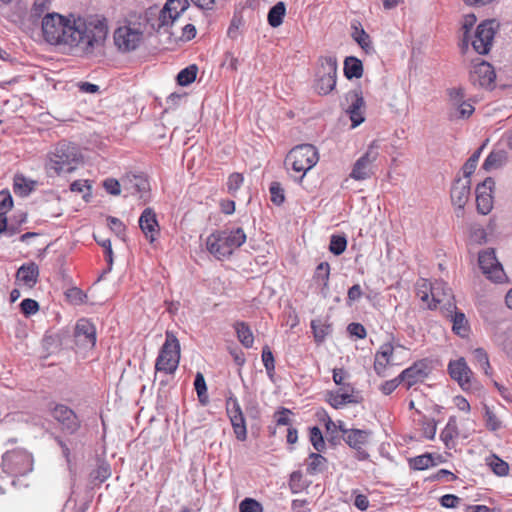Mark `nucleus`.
I'll return each instance as SVG.
<instances>
[{"mask_svg":"<svg viewBox=\"0 0 512 512\" xmlns=\"http://www.w3.org/2000/svg\"><path fill=\"white\" fill-rule=\"evenodd\" d=\"M319 161L318 150L311 144H301L292 148L286 156L285 166L287 170L299 173L301 181L306 173Z\"/></svg>","mask_w":512,"mask_h":512,"instance_id":"4","label":"nucleus"},{"mask_svg":"<svg viewBox=\"0 0 512 512\" xmlns=\"http://www.w3.org/2000/svg\"><path fill=\"white\" fill-rule=\"evenodd\" d=\"M478 262L480 269L488 279L494 282H502L504 280L505 273L503 267L497 260L493 249H486L480 252Z\"/></svg>","mask_w":512,"mask_h":512,"instance_id":"13","label":"nucleus"},{"mask_svg":"<svg viewBox=\"0 0 512 512\" xmlns=\"http://www.w3.org/2000/svg\"><path fill=\"white\" fill-rule=\"evenodd\" d=\"M485 147V144H483L480 148H478L466 161V163L463 166V174L465 178H470V176L474 173L479 158L481 156V153Z\"/></svg>","mask_w":512,"mask_h":512,"instance_id":"38","label":"nucleus"},{"mask_svg":"<svg viewBox=\"0 0 512 512\" xmlns=\"http://www.w3.org/2000/svg\"><path fill=\"white\" fill-rule=\"evenodd\" d=\"M508 161V153L505 150L491 151L484 160L482 168L491 171L502 168Z\"/></svg>","mask_w":512,"mask_h":512,"instance_id":"26","label":"nucleus"},{"mask_svg":"<svg viewBox=\"0 0 512 512\" xmlns=\"http://www.w3.org/2000/svg\"><path fill=\"white\" fill-rule=\"evenodd\" d=\"M110 475V465L106 462H100L96 469L90 473V478L93 482L103 483Z\"/></svg>","mask_w":512,"mask_h":512,"instance_id":"37","label":"nucleus"},{"mask_svg":"<svg viewBox=\"0 0 512 512\" xmlns=\"http://www.w3.org/2000/svg\"><path fill=\"white\" fill-rule=\"evenodd\" d=\"M20 307L22 313L26 316L33 315L39 310L38 302L30 298L22 300Z\"/></svg>","mask_w":512,"mask_h":512,"instance_id":"54","label":"nucleus"},{"mask_svg":"<svg viewBox=\"0 0 512 512\" xmlns=\"http://www.w3.org/2000/svg\"><path fill=\"white\" fill-rule=\"evenodd\" d=\"M347 247V240L344 236L333 235L330 239L329 250L334 255L342 254Z\"/></svg>","mask_w":512,"mask_h":512,"instance_id":"43","label":"nucleus"},{"mask_svg":"<svg viewBox=\"0 0 512 512\" xmlns=\"http://www.w3.org/2000/svg\"><path fill=\"white\" fill-rule=\"evenodd\" d=\"M395 347L391 343H384L375 354L374 370L378 376L384 377L388 366L395 365L394 361Z\"/></svg>","mask_w":512,"mask_h":512,"instance_id":"17","label":"nucleus"},{"mask_svg":"<svg viewBox=\"0 0 512 512\" xmlns=\"http://www.w3.org/2000/svg\"><path fill=\"white\" fill-rule=\"evenodd\" d=\"M477 19H476V16L474 14H467L464 16L463 18V23H462V29L464 30V33H463V45L465 47L468 46V34H469V31L472 29V27L475 25Z\"/></svg>","mask_w":512,"mask_h":512,"instance_id":"51","label":"nucleus"},{"mask_svg":"<svg viewBox=\"0 0 512 512\" xmlns=\"http://www.w3.org/2000/svg\"><path fill=\"white\" fill-rule=\"evenodd\" d=\"M262 362L268 374H271L275 369L274 356L268 346L262 350Z\"/></svg>","mask_w":512,"mask_h":512,"instance_id":"52","label":"nucleus"},{"mask_svg":"<svg viewBox=\"0 0 512 512\" xmlns=\"http://www.w3.org/2000/svg\"><path fill=\"white\" fill-rule=\"evenodd\" d=\"M13 206L12 196L8 191L0 192V211L7 213Z\"/></svg>","mask_w":512,"mask_h":512,"instance_id":"61","label":"nucleus"},{"mask_svg":"<svg viewBox=\"0 0 512 512\" xmlns=\"http://www.w3.org/2000/svg\"><path fill=\"white\" fill-rule=\"evenodd\" d=\"M363 74L362 62L353 56L347 57L344 61V75L347 79L360 78Z\"/></svg>","mask_w":512,"mask_h":512,"instance_id":"30","label":"nucleus"},{"mask_svg":"<svg viewBox=\"0 0 512 512\" xmlns=\"http://www.w3.org/2000/svg\"><path fill=\"white\" fill-rule=\"evenodd\" d=\"M307 471L309 474H315L325 468L326 459L319 453H310Z\"/></svg>","mask_w":512,"mask_h":512,"instance_id":"40","label":"nucleus"},{"mask_svg":"<svg viewBox=\"0 0 512 512\" xmlns=\"http://www.w3.org/2000/svg\"><path fill=\"white\" fill-rule=\"evenodd\" d=\"M470 178L457 179L451 188L452 203L457 206L459 210H463L470 195Z\"/></svg>","mask_w":512,"mask_h":512,"instance_id":"20","label":"nucleus"},{"mask_svg":"<svg viewBox=\"0 0 512 512\" xmlns=\"http://www.w3.org/2000/svg\"><path fill=\"white\" fill-rule=\"evenodd\" d=\"M173 4L174 1H167L161 10H158L156 7L149 9V15H154L156 12L158 14L157 20L151 24L153 29L157 31L166 29L178 19L177 17H174L172 13H170V7Z\"/></svg>","mask_w":512,"mask_h":512,"instance_id":"24","label":"nucleus"},{"mask_svg":"<svg viewBox=\"0 0 512 512\" xmlns=\"http://www.w3.org/2000/svg\"><path fill=\"white\" fill-rule=\"evenodd\" d=\"M330 265L328 262H321L315 269L314 280L321 285V294L326 297L329 291Z\"/></svg>","mask_w":512,"mask_h":512,"instance_id":"28","label":"nucleus"},{"mask_svg":"<svg viewBox=\"0 0 512 512\" xmlns=\"http://www.w3.org/2000/svg\"><path fill=\"white\" fill-rule=\"evenodd\" d=\"M94 238L95 240L97 241V243L104 248V252H105V257H106V261L109 265V270L111 269V266L113 264V251H112V246H111V241L110 239H99L97 238L95 235H94Z\"/></svg>","mask_w":512,"mask_h":512,"instance_id":"53","label":"nucleus"},{"mask_svg":"<svg viewBox=\"0 0 512 512\" xmlns=\"http://www.w3.org/2000/svg\"><path fill=\"white\" fill-rule=\"evenodd\" d=\"M432 285L426 279H421L417 282V296L420 300L428 306V303H431V290Z\"/></svg>","mask_w":512,"mask_h":512,"instance_id":"41","label":"nucleus"},{"mask_svg":"<svg viewBox=\"0 0 512 512\" xmlns=\"http://www.w3.org/2000/svg\"><path fill=\"white\" fill-rule=\"evenodd\" d=\"M194 387L197 392L200 402H205L207 399V386L205 378L202 373L198 372L194 380Z\"/></svg>","mask_w":512,"mask_h":512,"instance_id":"47","label":"nucleus"},{"mask_svg":"<svg viewBox=\"0 0 512 512\" xmlns=\"http://www.w3.org/2000/svg\"><path fill=\"white\" fill-rule=\"evenodd\" d=\"M42 34L51 45H63L74 55L95 58L103 56L108 36L105 18H68L59 13H47L41 22Z\"/></svg>","mask_w":512,"mask_h":512,"instance_id":"1","label":"nucleus"},{"mask_svg":"<svg viewBox=\"0 0 512 512\" xmlns=\"http://www.w3.org/2000/svg\"><path fill=\"white\" fill-rule=\"evenodd\" d=\"M74 337L76 344L83 349H92L96 344V328L88 319L76 323Z\"/></svg>","mask_w":512,"mask_h":512,"instance_id":"14","label":"nucleus"},{"mask_svg":"<svg viewBox=\"0 0 512 512\" xmlns=\"http://www.w3.org/2000/svg\"><path fill=\"white\" fill-rule=\"evenodd\" d=\"M320 62L316 90L319 94L326 95L336 86L337 59L334 56H326L321 58Z\"/></svg>","mask_w":512,"mask_h":512,"instance_id":"9","label":"nucleus"},{"mask_svg":"<svg viewBox=\"0 0 512 512\" xmlns=\"http://www.w3.org/2000/svg\"><path fill=\"white\" fill-rule=\"evenodd\" d=\"M246 241V234L242 228L218 230L206 239V249L216 259L229 258L233 252Z\"/></svg>","mask_w":512,"mask_h":512,"instance_id":"2","label":"nucleus"},{"mask_svg":"<svg viewBox=\"0 0 512 512\" xmlns=\"http://www.w3.org/2000/svg\"><path fill=\"white\" fill-rule=\"evenodd\" d=\"M269 190H270V194H271V201L275 205H281L285 200V196H284V190L281 187L280 183L272 182Z\"/></svg>","mask_w":512,"mask_h":512,"instance_id":"50","label":"nucleus"},{"mask_svg":"<svg viewBox=\"0 0 512 512\" xmlns=\"http://www.w3.org/2000/svg\"><path fill=\"white\" fill-rule=\"evenodd\" d=\"M48 0H35L31 9V13L35 17H40L49 8Z\"/></svg>","mask_w":512,"mask_h":512,"instance_id":"62","label":"nucleus"},{"mask_svg":"<svg viewBox=\"0 0 512 512\" xmlns=\"http://www.w3.org/2000/svg\"><path fill=\"white\" fill-rule=\"evenodd\" d=\"M451 321L453 324L452 329L457 335L464 337L468 334V331H469L468 321L463 312L454 311L451 314Z\"/></svg>","mask_w":512,"mask_h":512,"instance_id":"31","label":"nucleus"},{"mask_svg":"<svg viewBox=\"0 0 512 512\" xmlns=\"http://www.w3.org/2000/svg\"><path fill=\"white\" fill-rule=\"evenodd\" d=\"M286 13V7L283 2L276 3L268 12V23L270 26L276 28L283 22Z\"/></svg>","mask_w":512,"mask_h":512,"instance_id":"33","label":"nucleus"},{"mask_svg":"<svg viewBox=\"0 0 512 512\" xmlns=\"http://www.w3.org/2000/svg\"><path fill=\"white\" fill-rule=\"evenodd\" d=\"M433 465L434 462L431 454L419 455L410 460V466L414 470H425Z\"/></svg>","mask_w":512,"mask_h":512,"instance_id":"42","label":"nucleus"},{"mask_svg":"<svg viewBox=\"0 0 512 512\" xmlns=\"http://www.w3.org/2000/svg\"><path fill=\"white\" fill-rule=\"evenodd\" d=\"M378 149V141H372L366 152L354 163L350 173L352 179L362 181L370 178L374 174V163L379 156Z\"/></svg>","mask_w":512,"mask_h":512,"instance_id":"7","label":"nucleus"},{"mask_svg":"<svg viewBox=\"0 0 512 512\" xmlns=\"http://www.w3.org/2000/svg\"><path fill=\"white\" fill-rule=\"evenodd\" d=\"M362 296V289L359 284H355L349 288L347 293V303L351 305L353 302L359 300Z\"/></svg>","mask_w":512,"mask_h":512,"instance_id":"64","label":"nucleus"},{"mask_svg":"<svg viewBox=\"0 0 512 512\" xmlns=\"http://www.w3.org/2000/svg\"><path fill=\"white\" fill-rule=\"evenodd\" d=\"M139 226L150 242L156 239V235L159 232V225L156 214L151 208L144 209L139 218Z\"/></svg>","mask_w":512,"mask_h":512,"instance_id":"23","label":"nucleus"},{"mask_svg":"<svg viewBox=\"0 0 512 512\" xmlns=\"http://www.w3.org/2000/svg\"><path fill=\"white\" fill-rule=\"evenodd\" d=\"M32 468L33 458L25 450L17 449L3 455L2 469L10 476L25 475Z\"/></svg>","mask_w":512,"mask_h":512,"instance_id":"6","label":"nucleus"},{"mask_svg":"<svg viewBox=\"0 0 512 512\" xmlns=\"http://www.w3.org/2000/svg\"><path fill=\"white\" fill-rule=\"evenodd\" d=\"M197 75V67L191 65L182 69L177 75V82L181 86H187L195 81Z\"/></svg>","mask_w":512,"mask_h":512,"instance_id":"39","label":"nucleus"},{"mask_svg":"<svg viewBox=\"0 0 512 512\" xmlns=\"http://www.w3.org/2000/svg\"><path fill=\"white\" fill-rule=\"evenodd\" d=\"M470 238L473 242L482 244L486 241V232L480 225H472L470 228Z\"/></svg>","mask_w":512,"mask_h":512,"instance_id":"56","label":"nucleus"},{"mask_svg":"<svg viewBox=\"0 0 512 512\" xmlns=\"http://www.w3.org/2000/svg\"><path fill=\"white\" fill-rule=\"evenodd\" d=\"M454 109L457 112L456 117L462 118V119L469 118L475 110L474 107L472 106V104L466 100L463 103H461L460 105L454 107Z\"/></svg>","mask_w":512,"mask_h":512,"instance_id":"57","label":"nucleus"},{"mask_svg":"<svg viewBox=\"0 0 512 512\" xmlns=\"http://www.w3.org/2000/svg\"><path fill=\"white\" fill-rule=\"evenodd\" d=\"M346 100L350 102V105L347 108V113L349 114L350 120L352 122V127L355 128L365 120L362 111L365 105L362 92L358 89L350 91L346 95Z\"/></svg>","mask_w":512,"mask_h":512,"instance_id":"16","label":"nucleus"},{"mask_svg":"<svg viewBox=\"0 0 512 512\" xmlns=\"http://www.w3.org/2000/svg\"><path fill=\"white\" fill-rule=\"evenodd\" d=\"M485 421H486L487 428L492 430V431H496V430H498L501 427V421L488 408L485 411Z\"/></svg>","mask_w":512,"mask_h":512,"instance_id":"58","label":"nucleus"},{"mask_svg":"<svg viewBox=\"0 0 512 512\" xmlns=\"http://www.w3.org/2000/svg\"><path fill=\"white\" fill-rule=\"evenodd\" d=\"M310 442L314 449L318 452H322L325 449V441L321 430L314 426L310 429Z\"/></svg>","mask_w":512,"mask_h":512,"instance_id":"44","label":"nucleus"},{"mask_svg":"<svg viewBox=\"0 0 512 512\" xmlns=\"http://www.w3.org/2000/svg\"><path fill=\"white\" fill-rule=\"evenodd\" d=\"M427 375V365L422 361L414 363L399 374L401 381L408 389L419 382H423Z\"/></svg>","mask_w":512,"mask_h":512,"instance_id":"19","label":"nucleus"},{"mask_svg":"<svg viewBox=\"0 0 512 512\" xmlns=\"http://www.w3.org/2000/svg\"><path fill=\"white\" fill-rule=\"evenodd\" d=\"M108 226L110 229L119 237H121L125 232V225L116 217L109 216L107 218Z\"/></svg>","mask_w":512,"mask_h":512,"instance_id":"59","label":"nucleus"},{"mask_svg":"<svg viewBox=\"0 0 512 512\" xmlns=\"http://www.w3.org/2000/svg\"><path fill=\"white\" fill-rule=\"evenodd\" d=\"M243 175L240 173H232L227 181V188L230 193H235L239 190L243 183Z\"/></svg>","mask_w":512,"mask_h":512,"instance_id":"55","label":"nucleus"},{"mask_svg":"<svg viewBox=\"0 0 512 512\" xmlns=\"http://www.w3.org/2000/svg\"><path fill=\"white\" fill-rule=\"evenodd\" d=\"M113 39L120 52H131L140 46L143 40V31L131 25L120 26L114 31Z\"/></svg>","mask_w":512,"mask_h":512,"instance_id":"8","label":"nucleus"},{"mask_svg":"<svg viewBox=\"0 0 512 512\" xmlns=\"http://www.w3.org/2000/svg\"><path fill=\"white\" fill-rule=\"evenodd\" d=\"M448 372L451 378L463 389H469L471 387L473 372L467 365L464 358L450 361L448 364Z\"/></svg>","mask_w":512,"mask_h":512,"instance_id":"15","label":"nucleus"},{"mask_svg":"<svg viewBox=\"0 0 512 512\" xmlns=\"http://www.w3.org/2000/svg\"><path fill=\"white\" fill-rule=\"evenodd\" d=\"M77 147L71 143H60L48 155L45 165L49 176L73 172L80 163Z\"/></svg>","mask_w":512,"mask_h":512,"instance_id":"3","label":"nucleus"},{"mask_svg":"<svg viewBox=\"0 0 512 512\" xmlns=\"http://www.w3.org/2000/svg\"><path fill=\"white\" fill-rule=\"evenodd\" d=\"M51 415L60 425L61 430L66 434H75L81 426L76 413L64 404H56L51 409Z\"/></svg>","mask_w":512,"mask_h":512,"instance_id":"12","label":"nucleus"},{"mask_svg":"<svg viewBox=\"0 0 512 512\" xmlns=\"http://www.w3.org/2000/svg\"><path fill=\"white\" fill-rule=\"evenodd\" d=\"M497 28L495 20H486L477 26L471 44L478 54L485 55L490 51Z\"/></svg>","mask_w":512,"mask_h":512,"instance_id":"11","label":"nucleus"},{"mask_svg":"<svg viewBox=\"0 0 512 512\" xmlns=\"http://www.w3.org/2000/svg\"><path fill=\"white\" fill-rule=\"evenodd\" d=\"M370 436L369 430L351 429L344 440L353 449L362 448L368 443Z\"/></svg>","mask_w":512,"mask_h":512,"instance_id":"27","label":"nucleus"},{"mask_svg":"<svg viewBox=\"0 0 512 512\" xmlns=\"http://www.w3.org/2000/svg\"><path fill=\"white\" fill-rule=\"evenodd\" d=\"M32 183L28 182L23 176H15L14 178V191L22 195H27L32 190Z\"/></svg>","mask_w":512,"mask_h":512,"instance_id":"48","label":"nucleus"},{"mask_svg":"<svg viewBox=\"0 0 512 512\" xmlns=\"http://www.w3.org/2000/svg\"><path fill=\"white\" fill-rule=\"evenodd\" d=\"M451 299V289L447 284L442 281H436L432 285L431 303H428V308L435 309L439 304L452 306Z\"/></svg>","mask_w":512,"mask_h":512,"instance_id":"22","label":"nucleus"},{"mask_svg":"<svg viewBox=\"0 0 512 512\" xmlns=\"http://www.w3.org/2000/svg\"><path fill=\"white\" fill-rule=\"evenodd\" d=\"M473 357L480 368L485 372V374H489L490 370V362L486 351L482 348H476L472 352Z\"/></svg>","mask_w":512,"mask_h":512,"instance_id":"45","label":"nucleus"},{"mask_svg":"<svg viewBox=\"0 0 512 512\" xmlns=\"http://www.w3.org/2000/svg\"><path fill=\"white\" fill-rule=\"evenodd\" d=\"M238 340L245 348H251L254 344L253 333L247 323L239 321L234 324Z\"/></svg>","mask_w":512,"mask_h":512,"instance_id":"29","label":"nucleus"},{"mask_svg":"<svg viewBox=\"0 0 512 512\" xmlns=\"http://www.w3.org/2000/svg\"><path fill=\"white\" fill-rule=\"evenodd\" d=\"M39 277V268L34 262L23 264L16 273V280L27 288H33Z\"/></svg>","mask_w":512,"mask_h":512,"instance_id":"25","label":"nucleus"},{"mask_svg":"<svg viewBox=\"0 0 512 512\" xmlns=\"http://www.w3.org/2000/svg\"><path fill=\"white\" fill-rule=\"evenodd\" d=\"M353 393L354 388L351 384H343L338 390L328 393V402L335 409L342 408L350 403H356Z\"/></svg>","mask_w":512,"mask_h":512,"instance_id":"21","label":"nucleus"},{"mask_svg":"<svg viewBox=\"0 0 512 512\" xmlns=\"http://www.w3.org/2000/svg\"><path fill=\"white\" fill-rule=\"evenodd\" d=\"M353 32L351 34L352 38L358 43V45L369 52L372 49L371 39L368 33L361 27H358L356 24L352 25Z\"/></svg>","mask_w":512,"mask_h":512,"instance_id":"34","label":"nucleus"},{"mask_svg":"<svg viewBox=\"0 0 512 512\" xmlns=\"http://www.w3.org/2000/svg\"><path fill=\"white\" fill-rule=\"evenodd\" d=\"M401 379H400V376L398 375V377L394 378V379H391V380H388V381H385L381 387H380V390L382 391L383 394L385 395H389L391 394L398 386L399 384L401 383Z\"/></svg>","mask_w":512,"mask_h":512,"instance_id":"63","label":"nucleus"},{"mask_svg":"<svg viewBox=\"0 0 512 512\" xmlns=\"http://www.w3.org/2000/svg\"><path fill=\"white\" fill-rule=\"evenodd\" d=\"M449 103L452 108L460 105L465 101V91L462 87H454L448 90Z\"/></svg>","mask_w":512,"mask_h":512,"instance_id":"46","label":"nucleus"},{"mask_svg":"<svg viewBox=\"0 0 512 512\" xmlns=\"http://www.w3.org/2000/svg\"><path fill=\"white\" fill-rule=\"evenodd\" d=\"M493 67L486 61H481L474 65L470 73L471 81L481 87H489L495 80Z\"/></svg>","mask_w":512,"mask_h":512,"instance_id":"18","label":"nucleus"},{"mask_svg":"<svg viewBox=\"0 0 512 512\" xmlns=\"http://www.w3.org/2000/svg\"><path fill=\"white\" fill-rule=\"evenodd\" d=\"M311 329L317 343H322L332 331L330 324L320 319L311 321Z\"/></svg>","mask_w":512,"mask_h":512,"instance_id":"32","label":"nucleus"},{"mask_svg":"<svg viewBox=\"0 0 512 512\" xmlns=\"http://www.w3.org/2000/svg\"><path fill=\"white\" fill-rule=\"evenodd\" d=\"M477 210L479 213L486 215L493 207V198L489 192L476 193Z\"/></svg>","mask_w":512,"mask_h":512,"instance_id":"36","label":"nucleus"},{"mask_svg":"<svg viewBox=\"0 0 512 512\" xmlns=\"http://www.w3.org/2000/svg\"><path fill=\"white\" fill-rule=\"evenodd\" d=\"M461 501V498L453 494H445L440 498V504L445 508H456Z\"/></svg>","mask_w":512,"mask_h":512,"instance_id":"60","label":"nucleus"},{"mask_svg":"<svg viewBox=\"0 0 512 512\" xmlns=\"http://www.w3.org/2000/svg\"><path fill=\"white\" fill-rule=\"evenodd\" d=\"M487 465L497 476L503 477L509 473L508 463L494 454L487 458Z\"/></svg>","mask_w":512,"mask_h":512,"instance_id":"35","label":"nucleus"},{"mask_svg":"<svg viewBox=\"0 0 512 512\" xmlns=\"http://www.w3.org/2000/svg\"><path fill=\"white\" fill-rule=\"evenodd\" d=\"M180 361V343L175 334L171 331H166L165 342L160 348L159 354L155 362L156 373H164L166 375H173L179 365Z\"/></svg>","mask_w":512,"mask_h":512,"instance_id":"5","label":"nucleus"},{"mask_svg":"<svg viewBox=\"0 0 512 512\" xmlns=\"http://www.w3.org/2000/svg\"><path fill=\"white\" fill-rule=\"evenodd\" d=\"M226 412L233 428L235 437L239 441L247 438L246 420L238 399L233 393L226 399Z\"/></svg>","mask_w":512,"mask_h":512,"instance_id":"10","label":"nucleus"},{"mask_svg":"<svg viewBox=\"0 0 512 512\" xmlns=\"http://www.w3.org/2000/svg\"><path fill=\"white\" fill-rule=\"evenodd\" d=\"M240 512H263L262 505L252 498H245L239 505Z\"/></svg>","mask_w":512,"mask_h":512,"instance_id":"49","label":"nucleus"}]
</instances>
